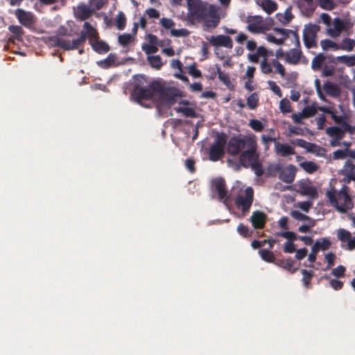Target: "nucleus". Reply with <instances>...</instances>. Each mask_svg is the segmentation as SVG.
Here are the masks:
<instances>
[{
    "label": "nucleus",
    "mask_w": 355,
    "mask_h": 355,
    "mask_svg": "<svg viewBox=\"0 0 355 355\" xmlns=\"http://www.w3.org/2000/svg\"><path fill=\"white\" fill-rule=\"evenodd\" d=\"M144 76L141 75L135 78L133 88L131 92L132 99L139 105L149 107L150 105H146L145 101L153 100L157 97V92L153 88L158 85L159 80H154L147 87H144Z\"/></svg>",
    "instance_id": "1"
},
{
    "label": "nucleus",
    "mask_w": 355,
    "mask_h": 355,
    "mask_svg": "<svg viewBox=\"0 0 355 355\" xmlns=\"http://www.w3.org/2000/svg\"><path fill=\"white\" fill-rule=\"evenodd\" d=\"M189 16L195 20L202 21L206 18L214 17L216 15V8L207 1L201 0H190L187 1Z\"/></svg>",
    "instance_id": "2"
},
{
    "label": "nucleus",
    "mask_w": 355,
    "mask_h": 355,
    "mask_svg": "<svg viewBox=\"0 0 355 355\" xmlns=\"http://www.w3.org/2000/svg\"><path fill=\"white\" fill-rule=\"evenodd\" d=\"M347 187L344 185L339 191L331 189L326 193L331 205L334 207L340 213H346L354 206L352 200L347 193Z\"/></svg>",
    "instance_id": "3"
},
{
    "label": "nucleus",
    "mask_w": 355,
    "mask_h": 355,
    "mask_svg": "<svg viewBox=\"0 0 355 355\" xmlns=\"http://www.w3.org/2000/svg\"><path fill=\"white\" fill-rule=\"evenodd\" d=\"M157 90L159 100L164 105L171 106L174 105L178 99L182 97L181 92L173 87H166L162 81L158 82V85L153 88Z\"/></svg>",
    "instance_id": "4"
},
{
    "label": "nucleus",
    "mask_w": 355,
    "mask_h": 355,
    "mask_svg": "<svg viewBox=\"0 0 355 355\" xmlns=\"http://www.w3.org/2000/svg\"><path fill=\"white\" fill-rule=\"evenodd\" d=\"M254 139L248 136H233L226 143L227 153L233 157L238 156L252 144Z\"/></svg>",
    "instance_id": "5"
},
{
    "label": "nucleus",
    "mask_w": 355,
    "mask_h": 355,
    "mask_svg": "<svg viewBox=\"0 0 355 355\" xmlns=\"http://www.w3.org/2000/svg\"><path fill=\"white\" fill-rule=\"evenodd\" d=\"M260 58H263V60L260 63V67L262 73L265 74L272 73V62H268V50L266 47L260 46L258 47L256 53H249L248 55V60L253 63H258Z\"/></svg>",
    "instance_id": "6"
},
{
    "label": "nucleus",
    "mask_w": 355,
    "mask_h": 355,
    "mask_svg": "<svg viewBox=\"0 0 355 355\" xmlns=\"http://www.w3.org/2000/svg\"><path fill=\"white\" fill-rule=\"evenodd\" d=\"M226 143V135L223 133L218 134L209 148V157L211 161L217 162L224 156Z\"/></svg>",
    "instance_id": "7"
},
{
    "label": "nucleus",
    "mask_w": 355,
    "mask_h": 355,
    "mask_svg": "<svg viewBox=\"0 0 355 355\" xmlns=\"http://www.w3.org/2000/svg\"><path fill=\"white\" fill-rule=\"evenodd\" d=\"M50 41L52 42L54 46L60 47L65 51H69L78 49L80 46H83L85 43V36L80 35L78 38L70 41L56 35L51 37Z\"/></svg>",
    "instance_id": "8"
},
{
    "label": "nucleus",
    "mask_w": 355,
    "mask_h": 355,
    "mask_svg": "<svg viewBox=\"0 0 355 355\" xmlns=\"http://www.w3.org/2000/svg\"><path fill=\"white\" fill-rule=\"evenodd\" d=\"M320 31V26L318 24L309 23L304 26L303 30V42L307 49L317 46V35Z\"/></svg>",
    "instance_id": "9"
},
{
    "label": "nucleus",
    "mask_w": 355,
    "mask_h": 355,
    "mask_svg": "<svg viewBox=\"0 0 355 355\" xmlns=\"http://www.w3.org/2000/svg\"><path fill=\"white\" fill-rule=\"evenodd\" d=\"M257 148V144L254 140L239 155V163L243 167L248 168L258 160Z\"/></svg>",
    "instance_id": "10"
},
{
    "label": "nucleus",
    "mask_w": 355,
    "mask_h": 355,
    "mask_svg": "<svg viewBox=\"0 0 355 355\" xmlns=\"http://www.w3.org/2000/svg\"><path fill=\"white\" fill-rule=\"evenodd\" d=\"M254 199V190L249 187L245 189L244 194L237 196L235 200L236 207L241 209L243 213L245 214L249 211Z\"/></svg>",
    "instance_id": "11"
},
{
    "label": "nucleus",
    "mask_w": 355,
    "mask_h": 355,
    "mask_svg": "<svg viewBox=\"0 0 355 355\" xmlns=\"http://www.w3.org/2000/svg\"><path fill=\"white\" fill-rule=\"evenodd\" d=\"M246 21L248 23L246 29L252 33H262L269 30L261 16H249Z\"/></svg>",
    "instance_id": "12"
},
{
    "label": "nucleus",
    "mask_w": 355,
    "mask_h": 355,
    "mask_svg": "<svg viewBox=\"0 0 355 355\" xmlns=\"http://www.w3.org/2000/svg\"><path fill=\"white\" fill-rule=\"evenodd\" d=\"M15 15L19 22L26 28H31L36 22V18L33 12L21 8H17L15 11Z\"/></svg>",
    "instance_id": "13"
},
{
    "label": "nucleus",
    "mask_w": 355,
    "mask_h": 355,
    "mask_svg": "<svg viewBox=\"0 0 355 355\" xmlns=\"http://www.w3.org/2000/svg\"><path fill=\"white\" fill-rule=\"evenodd\" d=\"M212 190L218 194L219 200L226 202L228 200L225 181L223 178H215L211 182Z\"/></svg>",
    "instance_id": "14"
},
{
    "label": "nucleus",
    "mask_w": 355,
    "mask_h": 355,
    "mask_svg": "<svg viewBox=\"0 0 355 355\" xmlns=\"http://www.w3.org/2000/svg\"><path fill=\"white\" fill-rule=\"evenodd\" d=\"M297 172V168L293 164H289L286 167L282 166L280 174L278 178L282 182L291 184L293 182Z\"/></svg>",
    "instance_id": "15"
},
{
    "label": "nucleus",
    "mask_w": 355,
    "mask_h": 355,
    "mask_svg": "<svg viewBox=\"0 0 355 355\" xmlns=\"http://www.w3.org/2000/svg\"><path fill=\"white\" fill-rule=\"evenodd\" d=\"M337 237L342 243H346L347 250L350 251L355 250V236L352 238L350 232L340 228L338 230Z\"/></svg>",
    "instance_id": "16"
},
{
    "label": "nucleus",
    "mask_w": 355,
    "mask_h": 355,
    "mask_svg": "<svg viewBox=\"0 0 355 355\" xmlns=\"http://www.w3.org/2000/svg\"><path fill=\"white\" fill-rule=\"evenodd\" d=\"M209 40V43L214 46H222L227 49H232L233 42L232 38L228 35H218L211 36Z\"/></svg>",
    "instance_id": "17"
},
{
    "label": "nucleus",
    "mask_w": 355,
    "mask_h": 355,
    "mask_svg": "<svg viewBox=\"0 0 355 355\" xmlns=\"http://www.w3.org/2000/svg\"><path fill=\"white\" fill-rule=\"evenodd\" d=\"M250 220L255 230H261L266 225L267 215L263 211H255L252 212Z\"/></svg>",
    "instance_id": "18"
},
{
    "label": "nucleus",
    "mask_w": 355,
    "mask_h": 355,
    "mask_svg": "<svg viewBox=\"0 0 355 355\" xmlns=\"http://www.w3.org/2000/svg\"><path fill=\"white\" fill-rule=\"evenodd\" d=\"M302 55V51L298 48H293L286 52L285 62L289 64H299Z\"/></svg>",
    "instance_id": "19"
},
{
    "label": "nucleus",
    "mask_w": 355,
    "mask_h": 355,
    "mask_svg": "<svg viewBox=\"0 0 355 355\" xmlns=\"http://www.w3.org/2000/svg\"><path fill=\"white\" fill-rule=\"evenodd\" d=\"M94 12V10L85 3H80L78 6L75 12V17L80 21L87 19Z\"/></svg>",
    "instance_id": "20"
},
{
    "label": "nucleus",
    "mask_w": 355,
    "mask_h": 355,
    "mask_svg": "<svg viewBox=\"0 0 355 355\" xmlns=\"http://www.w3.org/2000/svg\"><path fill=\"white\" fill-rule=\"evenodd\" d=\"M275 148L276 153L282 157H287L288 155H292L295 153L294 148L286 144H280L279 142H275Z\"/></svg>",
    "instance_id": "21"
},
{
    "label": "nucleus",
    "mask_w": 355,
    "mask_h": 355,
    "mask_svg": "<svg viewBox=\"0 0 355 355\" xmlns=\"http://www.w3.org/2000/svg\"><path fill=\"white\" fill-rule=\"evenodd\" d=\"M275 264L283 268L284 269L290 271L291 273H294L297 268H293L295 264V261L291 258L289 259H276V261L275 262Z\"/></svg>",
    "instance_id": "22"
},
{
    "label": "nucleus",
    "mask_w": 355,
    "mask_h": 355,
    "mask_svg": "<svg viewBox=\"0 0 355 355\" xmlns=\"http://www.w3.org/2000/svg\"><path fill=\"white\" fill-rule=\"evenodd\" d=\"M276 33L280 35L284 39H287L290 35H292V36L295 40V44L296 46L299 48L300 46V37L297 33V31L290 30V29H284V28H275L274 29Z\"/></svg>",
    "instance_id": "23"
},
{
    "label": "nucleus",
    "mask_w": 355,
    "mask_h": 355,
    "mask_svg": "<svg viewBox=\"0 0 355 355\" xmlns=\"http://www.w3.org/2000/svg\"><path fill=\"white\" fill-rule=\"evenodd\" d=\"M89 43L94 51L98 53H105L110 51L109 45L103 40L89 41Z\"/></svg>",
    "instance_id": "24"
},
{
    "label": "nucleus",
    "mask_w": 355,
    "mask_h": 355,
    "mask_svg": "<svg viewBox=\"0 0 355 355\" xmlns=\"http://www.w3.org/2000/svg\"><path fill=\"white\" fill-rule=\"evenodd\" d=\"M83 28L85 30V32H81V35L85 36V41L87 37H90L91 39L97 40L98 38V33L97 30L92 26V25L85 21L83 25Z\"/></svg>",
    "instance_id": "25"
},
{
    "label": "nucleus",
    "mask_w": 355,
    "mask_h": 355,
    "mask_svg": "<svg viewBox=\"0 0 355 355\" xmlns=\"http://www.w3.org/2000/svg\"><path fill=\"white\" fill-rule=\"evenodd\" d=\"M326 133L333 139H336V141L343 139L345 135L341 128L337 126L328 127L326 129Z\"/></svg>",
    "instance_id": "26"
},
{
    "label": "nucleus",
    "mask_w": 355,
    "mask_h": 355,
    "mask_svg": "<svg viewBox=\"0 0 355 355\" xmlns=\"http://www.w3.org/2000/svg\"><path fill=\"white\" fill-rule=\"evenodd\" d=\"M323 89L328 95L332 97H337L340 93L338 86L331 82L325 83L323 85Z\"/></svg>",
    "instance_id": "27"
},
{
    "label": "nucleus",
    "mask_w": 355,
    "mask_h": 355,
    "mask_svg": "<svg viewBox=\"0 0 355 355\" xmlns=\"http://www.w3.org/2000/svg\"><path fill=\"white\" fill-rule=\"evenodd\" d=\"M291 143L293 145L304 148L306 149L309 152H313L314 148L318 147L315 144L310 143L302 139H296L294 140H291Z\"/></svg>",
    "instance_id": "28"
},
{
    "label": "nucleus",
    "mask_w": 355,
    "mask_h": 355,
    "mask_svg": "<svg viewBox=\"0 0 355 355\" xmlns=\"http://www.w3.org/2000/svg\"><path fill=\"white\" fill-rule=\"evenodd\" d=\"M282 166L283 165L279 163L269 164L268 166H267V168L266 171V176L267 177H275L277 175H279L280 174Z\"/></svg>",
    "instance_id": "29"
},
{
    "label": "nucleus",
    "mask_w": 355,
    "mask_h": 355,
    "mask_svg": "<svg viewBox=\"0 0 355 355\" xmlns=\"http://www.w3.org/2000/svg\"><path fill=\"white\" fill-rule=\"evenodd\" d=\"M325 60L326 56L323 53H320L316 55L311 62L312 69L313 71L320 70L322 68Z\"/></svg>",
    "instance_id": "30"
},
{
    "label": "nucleus",
    "mask_w": 355,
    "mask_h": 355,
    "mask_svg": "<svg viewBox=\"0 0 355 355\" xmlns=\"http://www.w3.org/2000/svg\"><path fill=\"white\" fill-rule=\"evenodd\" d=\"M334 62H341L346 64L348 67L355 66V55H341L333 58Z\"/></svg>",
    "instance_id": "31"
},
{
    "label": "nucleus",
    "mask_w": 355,
    "mask_h": 355,
    "mask_svg": "<svg viewBox=\"0 0 355 355\" xmlns=\"http://www.w3.org/2000/svg\"><path fill=\"white\" fill-rule=\"evenodd\" d=\"M277 19L284 25L289 24V22L293 19L294 16L291 12V7H288L284 11V13H277Z\"/></svg>",
    "instance_id": "32"
},
{
    "label": "nucleus",
    "mask_w": 355,
    "mask_h": 355,
    "mask_svg": "<svg viewBox=\"0 0 355 355\" xmlns=\"http://www.w3.org/2000/svg\"><path fill=\"white\" fill-rule=\"evenodd\" d=\"M300 189L302 194L315 197L317 195L316 189L309 183H301Z\"/></svg>",
    "instance_id": "33"
},
{
    "label": "nucleus",
    "mask_w": 355,
    "mask_h": 355,
    "mask_svg": "<svg viewBox=\"0 0 355 355\" xmlns=\"http://www.w3.org/2000/svg\"><path fill=\"white\" fill-rule=\"evenodd\" d=\"M8 29L13 35L15 39L18 41H21L23 40L24 31L21 26L19 25H10Z\"/></svg>",
    "instance_id": "34"
},
{
    "label": "nucleus",
    "mask_w": 355,
    "mask_h": 355,
    "mask_svg": "<svg viewBox=\"0 0 355 355\" xmlns=\"http://www.w3.org/2000/svg\"><path fill=\"white\" fill-rule=\"evenodd\" d=\"M300 166L307 173L312 174L318 171L319 166L316 163L312 161H304L300 163Z\"/></svg>",
    "instance_id": "35"
},
{
    "label": "nucleus",
    "mask_w": 355,
    "mask_h": 355,
    "mask_svg": "<svg viewBox=\"0 0 355 355\" xmlns=\"http://www.w3.org/2000/svg\"><path fill=\"white\" fill-rule=\"evenodd\" d=\"M147 60L151 67L155 68L157 70H159L163 66L162 59L158 55H148L147 58Z\"/></svg>",
    "instance_id": "36"
},
{
    "label": "nucleus",
    "mask_w": 355,
    "mask_h": 355,
    "mask_svg": "<svg viewBox=\"0 0 355 355\" xmlns=\"http://www.w3.org/2000/svg\"><path fill=\"white\" fill-rule=\"evenodd\" d=\"M261 7L268 14H270L277 9V4L273 0H263Z\"/></svg>",
    "instance_id": "37"
},
{
    "label": "nucleus",
    "mask_w": 355,
    "mask_h": 355,
    "mask_svg": "<svg viewBox=\"0 0 355 355\" xmlns=\"http://www.w3.org/2000/svg\"><path fill=\"white\" fill-rule=\"evenodd\" d=\"M259 253L263 260L268 263H274L276 258L272 252L269 250L262 249L259 251Z\"/></svg>",
    "instance_id": "38"
},
{
    "label": "nucleus",
    "mask_w": 355,
    "mask_h": 355,
    "mask_svg": "<svg viewBox=\"0 0 355 355\" xmlns=\"http://www.w3.org/2000/svg\"><path fill=\"white\" fill-rule=\"evenodd\" d=\"M276 242L277 241L275 239H265L263 241L254 240L251 245L254 249H258L263 247L266 243H268L270 249H272Z\"/></svg>",
    "instance_id": "39"
},
{
    "label": "nucleus",
    "mask_w": 355,
    "mask_h": 355,
    "mask_svg": "<svg viewBox=\"0 0 355 355\" xmlns=\"http://www.w3.org/2000/svg\"><path fill=\"white\" fill-rule=\"evenodd\" d=\"M317 113V103H313L311 105L306 106L302 110V115L304 118H310Z\"/></svg>",
    "instance_id": "40"
},
{
    "label": "nucleus",
    "mask_w": 355,
    "mask_h": 355,
    "mask_svg": "<svg viewBox=\"0 0 355 355\" xmlns=\"http://www.w3.org/2000/svg\"><path fill=\"white\" fill-rule=\"evenodd\" d=\"M355 46V41L350 38L344 39L340 44H338L339 49L351 51Z\"/></svg>",
    "instance_id": "41"
},
{
    "label": "nucleus",
    "mask_w": 355,
    "mask_h": 355,
    "mask_svg": "<svg viewBox=\"0 0 355 355\" xmlns=\"http://www.w3.org/2000/svg\"><path fill=\"white\" fill-rule=\"evenodd\" d=\"M291 216L297 220H309L311 222V226L315 225V220L309 217L306 215L301 213L297 210H293L291 212Z\"/></svg>",
    "instance_id": "42"
},
{
    "label": "nucleus",
    "mask_w": 355,
    "mask_h": 355,
    "mask_svg": "<svg viewBox=\"0 0 355 355\" xmlns=\"http://www.w3.org/2000/svg\"><path fill=\"white\" fill-rule=\"evenodd\" d=\"M135 40V37L129 33L119 35L118 37L119 43L123 47L127 46Z\"/></svg>",
    "instance_id": "43"
},
{
    "label": "nucleus",
    "mask_w": 355,
    "mask_h": 355,
    "mask_svg": "<svg viewBox=\"0 0 355 355\" xmlns=\"http://www.w3.org/2000/svg\"><path fill=\"white\" fill-rule=\"evenodd\" d=\"M174 110L178 113H182L187 117H196V111L189 107H176Z\"/></svg>",
    "instance_id": "44"
},
{
    "label": "nucleus",
    "mask_w": 355,
    "mask_h": 355,
    "mask_svg": "<svg viewBox=\"0 0 355 355\" xmlns=\"http://www.w3.org/2000/svg\"><path fill=\"white\" fill-rule=\"evenodd\" d=\"M302 274L303 275L302 282L304 286L306 288H309L311 287V280L313 277V272L312 270H307L306 269H302L301 270Z\"/></svg>",
    "instance_id": "45"
},
{
    "label": "nucleus",
    "mask_w": 355,
    "mask_h": 355,
    "mask_svg": "<svg viewBox=\"0 0 355 355\" xmlns=\"http://www.w3.org/2000/svg\"><path fill=\"white\" fill-rule=\"evenodd\" d=\"M259 104V95L257 92L251 94L247 98V105L250 110L255 109Z\"/></svg>",
    "instance_id": "46"
},
{
    "label": "nucleus",
    "mask_w": 355,
    "mask_h": 355,
    "mask_svg": "<svg viewBox=\"0 0 355 355\" xmlns=\"http://www.w3.org/2000/svg\"><path fill=\"white\" fill-rule=\"evenodd\" d=\"M344 171L350 180L355 181V165L353 163L347 162L345 165Z\"/></svg>",
    "instance_id": "47"
},
{
    "label": "nucleus",
    "mask_w": 355,
    "mask_h": 355,
    "mask_svg": "<svg viewBox=\"0 0 355 355\" xmlns=\"http://www.w3.org/2000/svg\"><path fill=\"white\" fill-rule=\"evenodd\" d=\"M272 67L275 68L273 71L275 73H279L282 77L286 75V70L284 67L279 62L277 59H273L272 61Z\"/></svg>",
    "instance_id": "48"
},
{
    "label": "nucleus",
    "mask_w": 355,
    "mask_h": 355,
    "mask_svg": "<svg viewBox=\"0 0 355 355\" xmlns=\"http://www.w3.org/2000/svg\"><path fill=\"white\" fill-rule=\"evenodd\" d=\"M320 45L323 50H329L330 49H333V50H338L339 49L338 44H337L329 39L321 40Z\"/></svg>",
    "instance_id": "49"
},
{
    "label": "nucleus",
    "mask_w": 355,
    "mask_h": 355,
    "mask_svg": "<svg viewBox=\"0 0 355 355\" xmlns=\"http://www.w3.org/2000/svg\"><path fill=\"white\" fill-rule=\"evenodd\" d=\"M237 232L239 235L244 238H248L251 236L252 231L250 230L249 227L243 223H240L237 227Z\"/></svg>",
    "instance_id": "50"
},
{
    "label": "nucleus",
    "mask_w": 355,
    "mask_h": 355,
    "mask_svg": "<svg viewBox=\"0 0 355 355\" xmlns=\"http://www.w3.org/2000/svg\"><path fill=\"white\" fill-rule=\"evenodd\" d=\"M126 25V17L123 12H120L117 16L116 19V28L122 31L125 28Z\"/></svg>",
    "instance_id": "51"
},
{
    "label": "nucleus",
    "mask_w": 355,
    "mask_h": 355,
    "mask_svg": "<svg viewBox=\"0 0 355 355\" xmlns=\"http://www.w3.org/2000/svg\"><path fill=\"white\" fill-rule=\"evenodd\" d=\"M216 68L220 80L225 85L229 86L231 84V81L230 80L228 74L223 73L221 71L220 67L218 64H216Z\"/></svg>",
    "instance_id": "52"
},
{
    "label": "nucleus",
    "mask_w": 355,
    "mask_h": 355,
    "mask_svg": "<svg viewBox=\"0 0 355 355\" xmlns=\"http://www.w3.org/2000/svg\"><path fill=\"white\" fill-rule=\"evenodd\" d=\"M279 109L283 113H289L292 111L290 101L287 98H283L279 103Z\"/></svg>",
    "instance_id": "53"
},
{
    "label": "nucleus",
    "mask_w": 355,
    "mask_h": 355,
    "mask_svg": "<svg viewBox=\"0 0 355 355\" xmlns=\"http://www.w3.org/2000/svg\"><path fill=\"white\" fill-rule=\"evenodd\" d=\"M210 19L203 20L205 21V26L207 28H216L219 23V17H218V12H216V15L214 17H210Z\"/></svg>",
    "instance_id": "54"
},
{
    "label": "nucleus",
    "mask_w": 355,
    "mask_h": 355,
    "mask_svg": "<svg viewBox=\"0 0 355 355\" xmlns=\"http://www.w3.org/2000/svg\"><path fill=\"white\" fill-rule=\"evenodd\" d=\"M250 127L256 132H261L263 130V123L258 119H252L249 123Z\"/></svg>",
    "instance_id": "55"
},
{
    "label": "nucleus",
    "mask_w": 355,
    "mask_h": 355,
    "mask_svg": "<svg viewBox=\"0 0 355 355\" xmlns=\"http://www.w3.org/2000/svg\"><path fill=\"white\" fill-rule=\"evenodd\" d=\"M277 235L288 239L289 241H291V242H293L298 239V236L293 232H289V231L282 232L277 233Z\"/></svg>",
    "instance_id": "56"
},
{
    "label": "nucleus",
    "mask_w": 355,
    "mask_h": 355,
    "mask_svg": "<svg viewBox=\"0 0 355 355\" xmlns=\"http://www.w3.org/2000/svg\"><path fill=\"white\" fill-rule=\"evenodd\" d=\"M319 6L325 10H331L335 7V3L333 0H318Z\"/></svg>",
    "instance_id": "57"
},
{
    "label": "nucleus",
    "mask_w": 355,
    "mask_h": 355,
    "mask_svg": "<svg viewBox=\"0 0 355 355\" xmlns=\"http://www.w3.org/2000/svg\"><path fill=\"white\" fill-rule=\"evenodd\" d=\"M346 268L345 266L340 265L331 270V274L336 278L344 277Z\"/></svg>",
    "instance_id": "58"
},
{
    "label": "nucleus",
    "mask_w": 355,
    "mask_h": 355,
    "mask_svg": "<svg viewBox=\"0 0 355 355\" xmlns=\"http://www.w3.org/2000/svg\"><path fill=\"white\" fill-rule=\"evenodd\" d=\"M250 167L257 177H261L264 173L262 164L258 162V160L250 166Z\"/></svg>",
    "instance_id": "59"
},
{
    "label": "nucleus",
    "mask_w": 355,
    "mask_h": 355,
    "mask_svg": "<svg viewBox=\"0 0 355 355\" xmlns=\"http://www.w3.org/2000/svg\"><path fill=\"white\" fill-rule=\"evenodd\" d=\"M171 34L174 37H187L189 34V31L186 28L171 29Z\"/></svg>",
    "instance_id": "60"
},
{
    "label": "nucleus",
    "mask_w": 355,
    "mask_h": 355,
    "mask_svg": "<svg viewBox=\"0 0 355 355\" xmlns=\"http://www.w3.org/2000/svg\"><path fill=\"white\" fill-rule=\"evenodd\" d=\"M189 73L192 76L193 78H200L202 77V73L200 70L196 68V64L193 63L191 64L189 68Z\"/></svg>",
    "instance_id": "61"
},
{
    "label": "nucleus",
    "mask_w": 355,
    "mask_h": 355,
    "mask_svg": "<svg viewBox=\"0 0 355 355\" xmlns=\"http://www.w3.org/2000/svg\"><path fill=\"white\" fill-rule=\"evenodd\" d=\"M105 3L106 0H90L91 7L94 12L101 10Z\"/></svg>",
    "instance_id": "62"
},
{
    "label": "nucleus",
    "mask_w": 355,
    "mask_h": 355,
    "mask_svg": "<svg viewBox=\"0 0 355 355\" xmlns=\"http://www.w3.org/2000/svg\"><path fill=\"white\" fill-rule=\"evenodd\" d=\"M315 243H318V248L322 250H327L331 245V242L328 239L324 238L321 241H317Z\"/></svg>",
    "instance_id": "63"
},
{
    "label": "nucleus",
    "mask_w": 355,
    "mask_h": 355,
    "mask_svg": "<svg viewBox=\"0 0 355 355\" xmlns=\"http://www.w3.org/2000/svg\"><path fill=\"white\" fill-rule=\"evenodd\" d=\"M268 84L270 88V89L279 98L282 96V92L280 87L276 84V83L273 80H269Z\"/></svg>",
    "instance_id": "64"
}]
</instances>
